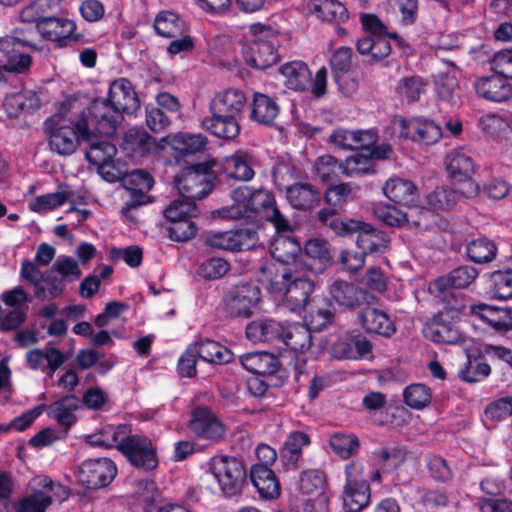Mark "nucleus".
Listing matches in <instances>:
<instances>
[{"instance_id":"0e129e2a","label":"nucleus","mask_w":512,"mask_h":512,"mask_svg":"<svg viewBox=\"0 0 512 512\" xmlns=\"http://www.w3.org/2000/svg\"><path fill=\"white\" fill-rule=\"evenodd\" d=\"M57 9L48 0H33L21 10L20 19L24 23H34L37 28L40 22L51 17Z\"/></svg>"},{"instance_id":"393cba45","label":"nucleus","mask_w":512,"mask_h":512,"mask_svg":"<svg viewBox=\"0 0 512 512\" xmlns=\"http://www.w3.org/2000/svg\"><path fill=\"white\" fill-rule=\"evenodd\" d=\"M361 327L368 334L391 338L396 333V326L389 315L378 308L366 306L357 315Z\"/></svg>"},{"instance_id":"603ef678","label":"nucleus","mask_w":512,"mask_h":512,"mask_svg":"<svg viewBox=\"0 0 512 512\" xmlns=\"http://www.w3.org/2000/svg\"><path fill=\"white\" fill-rule=\"evenodd\" d=\"M280 73L286 78L288 88L295 91L308 90L311 82V71L303 61H291L283 64Z\"/></svg>"},{"instance_id":"a211bd4d","label":"nucleus","mask_w":512,"mask_h":512,"mask_svg":"<svg viewBox=\"0 0 512 512\" xmlns=\"http://www.w3.org/2000/svg\"><path fill=\"white\" fill-rule=\"evenodd\" d=\"M79 114L86 116L89 128L94 127L100 134L113 135L123 116L107 98H94Z\"/></svg>"},{"instance_id":"6ab92c4d","label":"nucleus","mask_w":512,"mask_h":512,"mask_svg":"<svg viewBox=\"0 0 512 512\" xmlns=\"http://www.w3.org/2000/svg\"><path fill=\"white\" fill-rule=\"evenodd\" d=\"M117 466L106 457L87 459L78 470V480L88 489H99L108 486L117 476Z\"/></svg>"},{"instance_id":"13d9d810","label":"nucleus","mask_w":512,"mask_h":512,"mask_svg":"<svg viewBox=\"0 0 512 512\" xmlns=\"http://www.w3.org/2000/svg\"><path fill=\"white\" fill-rule=\"evenodd\" d=\"M305 255L311 262L305 264L315 272H322L331 264V254L328 243L325 240L313 238L309 239L304 246Z\"/></svg>"},{"instance_id":"bf43d9fd","label":"nucleus","mask_w":512,"mask_h":512,"mask_svg":"<svg viewBox=\"0 0 512 512\" xmlns=\"http://www.w3.org/2000/svg\"><path fill=\"white\" fill-rule=\"evenodd\" d=\"M465 252L471 262L484 264L490 263L496 258L498 247L488 237H479L467 243Z\"/></svg>"},{"instance_id":"6e6552de","label":"nucleus","mask_w":512,"mask_h":512,"mask_svg":"<svg viewBox=\"0 0 512 512\" xmlns=\"http://www.w3.org/2000/svg\"><path fill=\"white\" fill-rule=\"evenodd\" d=\"M208 471L217 480L221 491L227 496L238 494L247 482L244 462L229 455H215L208 462Z\"/></svg>"},{"instance_id":"dca6fc26","label":"nucleus","mask_w":512,"mask_h":512,"mask_svg":"<svg viewBox=\"0 0 512 512\" xmlns=\"http://www.w3.org/2000/svg\"><path fill=\"white\" fill-rule=\"evenodd\" d=\"M76 23L68 18L52 15L38 24L36 28L40 35L56 44L58 48H66L72 43L85 44L89 39L83 33L76 32Z\"/></svg>"},{"instance_id":"9b49d317","label":"nucleus","mask_w":512,"mask_h":512,"mask_svg":"<svg viewBox=\"0 0 512 512\" xmlns=\"http://www.w3.org/2000/svg\"><path fill=\"white\" fill-rule=\"evenodd\" d=\"M344 473V507L348 512H360L365 509L371 501L370 485L363 479L364 466L359 461H350L345 465Z\"/></svg>"},{"instance_id":"4c0bfd02","label":"nucleus","mask_w":512,"mask_h":512,"mask_svg":"<svg viewBox=\"0 0 512 512\" xmlns=\"http://www.w3.org/2000/svg\"><path fill=\"white\" fill-rule=\"evenodd\" d=\"M240 362L248 372L260 376L272 375L281 366L279 358L266 351L245 353L240 356Z\"/></svg>"},{"instance_id":"e433bc0d","label":"nucleus","mask_w":512,"mask_h":512,"mask_svg":"<svg viewBox=\"0 0 512 512\" xmlns=\"http://www.w3.org/2000/svg\"><path fill=\"white\" fill-rule=\"evenodd\" d=\"M355 233L357 246L365 254H382L388 248L387 234L368 223L360 221V228Z\"/></svg>"},{"instance_id":"f257e3e1","label":"nucleus","mask_w":512,"mask_h":512,"mask_svg":"<svg viewBox=\"0 0 512 512\" xmlns=\"http://www.w3.org/2000/svg\"><path fill=\"white\" fill-rule=\"evenodd\" d=\"M260 271L269 281L271 292L281 297L283 306L289 311L301 313L311 306L315 283L301 275L297 269L291 270L280 265L278 269L273 266L260 267Z\"/></svg>"},{"instance_id":"f03ea898","label":"nucleus","mask_w":512,"mask_h":512,"mask_svg":"<svg viewBox=\"0 0 512 512\" xmlns=\"http://www.w3.org/2000/svg\"><path fill=\"white\" fill-rule=\"evenodd\" d=\"M70 124H63L55 115L44 121V132L52 152L60 156L72 155L81 140H91V129L84 114L70 117Z\"/></svg>"},{"instance_id":"3c124183","label":"nucleus","mask_w":512,"mask_h":512,"mask_svg":"<svg viewBox=\"0 0 512 512\" xmlns=\"http://www.w3.org/2000/svg\"><path fill=\"white\" fill-rule=\"evenodd\" d=\"M73 196L74 192L71 187L66 183H61L58 185L56 192L35 197L29 203V209L33 212L40 213L42 211L58 208L66 202H70L74 205L75 201L72 200Z\"/></svg>"},{"instance_id":"69168bd1","label":"nucleus","mask_w":512,"mask_h":512,"mask_svg":"<svg viewBox=\"0 0 512 512\" xmlns=\"http://www.w3.org/2000/svg\"><path fill=\"white\" fill-rule=\"evenodd\" d=\"M375 171L374 162L366 151H356L347 157L344 163V174L349 177L373 174Z\"/></svg>"},{"instance_id":"0eeeda50","label":"nucleus","mask_w":512,"mask_h":512,"mask_svg":"<svg viewBox=\"0 0 512 512\" xmlns=\"http://www.w3.org/2000/svg\"><path fill=\"white\" fill-rule=\"evenodd\" d=\"M290 167L283 163L274 165L272 170L273 183L279 191H285L289 204L300 211H310L317 207L322 199L320 191L311 183L296 182L288 185L284 176L289 174Z\"/></svg>"},{"instance_id":"a18cd8bd","label":"nucleus","mask_w":512,"mask_h":512,"mask_svg":"<svg viewBox=\"0 0 512 512\" xmlns=\"http://www.w3.org/2000/svg\"><path fill=\"white\" fill-rule=\"evenodd\" d=\"M191 345L194 346L199 359L205 362L222 365L233 360L231 350L215 340L200 338L191 343Z\"/></svg>"},{"instance_id":"864d4df0","label":"nucleus","mask_w":512,"mask_h":512,"mask_svg":"<svg viewBox=\"0 0 512 512\" xmlns=\"http://www.w3.org/2000/svg\"><path fill=\"white\" fill-rule=\"evenodd\" d=\"M78 399L75 395H65L49 406L48 416L66 430L70 429L77 421L74 412L78 409Z\"/></svg>"},{"instance_id":"ddd939ff","label":"nucleus","mask_w":512,"mask_h":512,"mask_svg":"<svg viewBox=\"0 0 512 512\" xmlns=\"http://www.w3.org/2000/svg\"><path fill=\"white\" fill-rule=\"evenodd\" d=\"M261 299L257 285L240 282L231 286L223 295L221 305L230 318H249Z\"/></svg>"},{"instance_id":"49530a36","label":"nucleus","mask_w":512,"mask_h":512,"mask_svg":"<svg viewBox=\"0 0 512 512\" xmlns=\"http://www.w3.org/2000/svg\"><path fill=\"white\" fill-rule=\"evenodd\" d=\"M153 27L155 32L163 38L181 37L189 30L186 20L171 11L159 12L155 17Z\"/></svg>"},{"instance_id":"9d476101","label":"nucleus","mask_w":512,"mask_h":512,"mask_svg":"<svg viewBox=\"0 0 512 512\" xmlns=\"http://www.w3.org/2000/svg\"><path fill=\"white\" fill-rule=\"evenodd\" d=\"M25 47L36 49L24 29H14L11 34L0 37V62L8 73L24 74L30 70L32 57L22 52Z\"/></svg>"},{"instance_id":"5701e85b","label":"nucleus","mask_w":512,"mask_h":512,"mask_svg":"<svg viewBox=\"0 0 512 512\" xmlns=\"http://www.w3.org/2000/svg\"><path fill=\"white\" fill-rule=\"evenodd\" d=\"M33 485L39 489H34L30 494L19 499L15 512H46L52 504L51 493L55 483L45 476L34 478Z\"/></svg>"},{"instance_id":"4d7b16f0","label":"nucleus","mask_w":512,"mask_h":512,"mask_svg":"<svg viewBox=\"0 0 512 512\" xmlns=\"http://www.w3.org/2000/svg\"><path fill=\"white\" fill-rule=\"evenodd\" d=\"M463 186L453 189L447 186L436 187L426 196V203L435 212L452 209L461 199H466L462 194Z\"/></svg>"},{"instance_id":"8fccbe9b","label":"nucleus","mask_w":512,"mask_h":512,"mask_svg":"<svg viewBox=\"0 0 512 512\" xmlns=\"http://www.w3.org/2000/svg\"><path fill=\"white\" fill-rule=\"evenodd\" d=\"M280 112L276 101L263 93H255L251 103L250 118L262 125L272 126Z\"/></svg>"},{"instance_id":"f3484780","label":"nucleus","mask_w":512,"mask_h":512,"mask_svg":"<svg viewBox=\"0 0 512 512\" xmlns=\"http://www.w3.org/2000/svg\"><path fill=\"white\" fill-rule=\"evenodd\" d=\"M331 74L339 91L345 96H352L358 90V80L350 75L356 69L353 62V50L348 46L338 47L329 60Z\"/></svg>"},{"instance_id":"c756f323","label":"nucleus","mask_w":512,"mask_h":512,"mask_svg":"<svg viewBox=\"0 0 512 512\" xmlns=\"http://www.w3.org/2000/svg\"><path fill=\"white\" fill-rule=\"evenodd\" d=\"M89 149L85 152L86 160L96 166L100 173H104L106 167L113 166L117 147L108 138H98L91 131V140H85Z\"/></svg>"},{"instance_id":"58836bf2","label":"nucleus","mask_w":512,"mask_h":512,"mask_svg":"<svg viewBox=\"0 0 512 512\" xmlns=\"http://www.w3.org/2000/svg\"><path fill=\"white\" fill-rule=\"evenodd\" d=\"M311 444L310 436L303 431H293L288 434L280 451V460L287 470L298 468L304 447Z\"/></svg>"},{"instance_id":"4be33fe9","label":"nucleus","mask_w":512,"mask_h":512,"mask_svg":"<svg viewBox=\"0 0 512 512\" xmlns=\"http://www.w3.org/2000/svg\"><path fill=\"white\" fill-rule=\"evenodd\" d=\"M400 137L410 139L420 145H433L442 138L439 125L425 118L401 119L399 123Z\"/></svg>"},{"instance_id":"cd10ccee","label":"nucleus","mask_w":512,"mask_h":512,"mask_svg":"<svg viewBox=\"0 0 512 512\" xmlns=\"http://www.w3.org/2000/svg\"><path fill=\"white\" fill-rule=\"evenodd\" d=\"M477 95L492 102H504L512 97V85L497 73L484 76L474 82Z\"/></svg>"},{"instance_id":"aec40b11","label":"nucleus","mask_w":512,"mask_h":512,"mask_svg":"<svg viewBox=\"0 0 512 512\" xmlns=\"http://www.w3.org/2000/svg\"><path fill=\"white\" fill-rule=\"evenodd\" d=\"M424 336L438 344L462 345L466 342V335L462 333L454 320L445 316V312H438L424 326Z\"/></svg>"},{"instance_id":"6e6d98bb","label":"nucleus","mask_w":512,"mask_h":512,"mask_svg":"<svg viewBox=\"0 0 512 512\" xmlns=\"http://www.w3.org/2000/svg\"><path fill=\"white\" fill-rule=\"evenodd\" d=\"M309 7L323 21L343 23L349 18L346 6L338 0H311Z\"/></svg>"},{"instance_id":"c03bdc74","label":"nucleus","mask_w":512,"mask_h":512,"mask_svg":"<svg viewBox=\"0 0 512 512\" xmlns=\"http://www.w3.org/2000/svg\"><path fill=\"white\" fill-rule=\"evenodd\" d=\"M178 153L179 156L193 155L205 150L208 139L203 134L178 133L166 135L161 139Z\"/></svg>"},{"instance_id":"a878e982","label":"nucleus","mask_w":512,"mask_h":512,"mask_svg":"<svg viewBox=\"0 0 512 512\" xmlns=\"http://www.w3.org/2000/svg\"><path fill=\"white\" fill-rule=\"evenodd\" d=\"M247 105L244 91L237 88H228L217 92L209 102V110L242 120V114Z\"/></svg>"},{"instance_id":"c85d7f7f","label":"nucleus","mask_w":512,"mask_h":512,"mask_svg":"<svg viewBox=\"0 0 512 512\" xmlns=\"http://www.w3.org/2000/svg\"><path fill=\"white\" fill-rule=\"evenodd\" d=\"M284 322L270 317L259 318L247 324L246 337L253 343H280Z\"/></svg>"},{"instance_id":"1a4fd4ad","label":"nucleus","mask_w":512,"mask_h":512,"mask_svg":"<svg viewBox=\"0 0 512 512\" xmlns=\"http://www.w3.org/2000/svg\"><path fill=\"white\" fill-rule=\"evenodd\" d=\"M163 213L168 223L166 230L169 239L175 242H187L196 236L198 227L192 220L199 213L196 203L175 199Z\"/></svg>"},{"instance_id":"774afa93","label":"nucleus","mask_w":512,"mask_h":512,"mask_svg":"<svg viewBox=\"0 0 512 512\" xmlns=\"http://www.w3.org/2000/svg\"><path fill=\"white\" fill-rule=\"evenodd\" d=\"M490 292L497 299L512 297V268L496 270L490 275Z\"/></svg>"},{"instance_id":"de8ad7c7","label":"nucleus","mask_w":512,"mask_h":512,"mask_svg":"<svg viewBox=\"0 0 512 512\" xmlns=\"http://www.w3.org/2000/svg\"><path fill=\"white\" fill-rule=\"evenodd\" d=\"M357 52L362 56H369L368 64L373 66L391 54L390 41L380 35L375 37H362L356 42Z\"/></svg>"},{"instance_id":"7c9ffc66","label":"nucleus","mask_w":512,"mask_h":512,"mask_svg":"<svg viewBox=\"0 0 512 512\" xmlns=\"http://www.w3.org/2000/svg\"><path fill=\"white\" fill-rule=\"evenodd\" d=\"M372 351L371 342L355 331L347 333L333 345L335 357L340 359H360Z\"/></svg>"},{"instance_id":"72a5a7b5","label":"nucleus","mask_w":512,"mask_h":512,"mask_svg":"<svg viewBox=\"0 0 512 512\" xmlns=\"http://www.w3.org/2000/svg\"><path fill=\"white\" fill-rule=\"evenodd\" d=\"M300 251L301 246L296 239L290 237L277 239L271 248L272 260L267 261L261 267L273 266L278 269L281 265L295 270V259Z\"/></svg>"},{"instance_id":"2f4dec72","label":"nucleus","mask_w":512,"mask_h":512,"mask_svg":"<svg viewBox=\"0 0 512 512\" xmlns=\"http://www.w3.org/2000/svg\"><path fill=\"white\" fill-rule=\"evenodd\" d=\"M352 188L349 183L330 185L324 192L323 199L326 207L317 212V221H326L328 216L339 214L351 199Z\"/></svg>"},{"instance_id":"052dcab7","label":"nucleus","mask_w":512,"mask_h":512,"mask_svg":"<svg viewBox=\"0 0 512 512\" xmlns=\"http://www.w3.org/2000/svg\"><path fill=\"white\" fill-rule=\"evenodd\" d=\"M437 298L441 300L442 309L439 312H445V316L455 320L466 309L467 299L464 293L459 290L445 288L443 291H434Z\"/></svg>"},{"instance_id":"2eb2a0df","label":"nucleus","mask_w":512,"mask_h":512,"mask_svg":"<svg viewBox=\"0 0 512 512\" xmlns=\"http://www.w3.org/2000/svg\"><path fill=\"white\" fill-rule=\"evenodd\" d=\"M204 244L212 249L229 252H242L263 246L259 243L258 233L254 228L244 227L221 232H209Z\"/></svg>"},{"instance_id":"412c9836","label":"nucleus","mask_w":512,"mask_h":512,"mask_svg":"<svg viewBox=\"0 0 512 512\" xmlns=\"http://www.w3.org/2000/svg\"><path fill=\"white\" fill-rule=\"evenodd\" d=\"M188 427L198 438L211 442H219L225 434V426L207 406L191 411Z\"/></svg>"},{"instance_id":"7ed1b4c3","label":"nucleus","mask_w":512,"mask_h":512,"mask_svg":"<svg viewBox=\"0 0 512 512\" xmlns=\"http://www.w3.org/2000/svg\"><path fill=\"white\" fill-rule=\"evenodd\" d=\"M250 32L253 39L242 47L245 63L257 70H266L275 65L280 60V32L261 23L252 24Z\"/></svg>"},{"instance_id":"20e7f679","label":"nucleus","mask_w":512,"mask_h":512,"mask_svg":"<svg viewBox=\"0 0 512 512\" xmlns=\"http://www.w3.org/2000/svg\"><path fill=\"white\" fill-rule=\"evenodd\" d=\"M231 198L232 204L222 209V216L230 219L264 217L277 204L274 193L263 187L239 186L231 191Z\"/></svg>"},{"instance_id":"a19ab883","label":"nucleus","mask_w":512,"mask_h":512,"mask_svg":"<svg viewBox=\"0 0 512 512\" xmlns=\"http://www.w3.org/2000/svg\"><path fill=\"white\" fill-rule=\"evenodd\" d=\"M280 343L295 352H305L312 345V332L308 325L300 322L285 321Z\"/></svg>"},{"instance_id":"473e14b6","label":"nucleus","mask_w":512,"mask_h":512,"mask_svg":"<svg viewBox=\"0 0 512 512\" xmlns=\"http://www.w3.org/2000/svg\"><path fill=\"white\" fill-rule=\"evenodd\" d=\"M328 487L327 476L321 469H307L300 474V490L302 494L315 499L320 505H327L329 497L326 493Z\"/></svg>"},{"instance_id":"f8f14e48","label":"nucleus","mask_w":512,"mask_h":512,"mask_svg":"<svg viewBox=\"0 0 512 512\" xmlns=\"http://www.w3.org/2000/svg\"><path fill=\"white\" fill-rule=\"evenodd\" d=\"M446 170L454 184L463 186L465 198H473L479 193V185L472 178L475 173V162L470 150L458 147L451 150L445 158Z\"/></svg>"},{"instance_id":"bb28decb","label":"nucleus","mask_w":512,"mask_h":512,"mask_svg":"<svg viewBox=\"0 0 512 512\" xmlns=\"http://www.w3.org/2000/svg\"><path fill=\"white\" fill-rule=\"evenodd\" d=\"M240 120L209 110V115L201 121V127L212 136L222 140H234L241 132Z\"/></svg>"},{"instance_id":"39448f33","label":"nucleus","mask_w":512,"mask_h":512,"mask_svg":"<svg viewBox=\"0 0 512 512\" xmlns=\"http://www.w3.org/2000/svg\"><path fill=\"white\" fill-rule=\"evenodd\" d=\"M218 177L212 163L200 162L183 167L174 177V183L183 202L195 203L208 196Z\"/></svg>"},{"instance_id":"e2e57ef3","label":"nucleus","mask_w":512,"mask_h":512,"mask_svg":"<svg viewBox=\"0 0 512 512\" xmlns=\"http://www.w3.org/2000/svg\"><path fill=\"white\" fill-rule=\"evenodd\" d=\"M329 444L333 452L344 460L356 455L360 449L359 438L352 433L336 432L330 436Z\"/></svg>"},{"instance_id":"c9c22d12","label":"nucleus","mask_w":512,"mask_h":512,"mask_svg":"<svg viewBox=\"0 0 512 512\" xmlns=\"http://www.w3.org/2000/svg\"><path fill=\"white\" fill-rule=\"evenodd\" d=\"M156 140L143 128L128 129L123 136L121 148L128 157L145 156L155 148Z\"/></svg>"},{"instance_id":"5fc2aeb1","label":"nucleus","mask_w":512,"mask_h":512,"mask_svg":"<svg viewBox=\"0 0 512 512\" xmlns=\"http://www.w3.org/2000/svg\"><path fill=\"white\" fill-rule=\"evenodd\" d=\"M4 106L10 116L17 117L22 113L28 114L37 111L41 106V101L36 92L24 90L6 97Z\"/></svg>"},{"instance_id":"09e8293b","label":"nucleus","mask_w":512,"mask_h":512,"mask_svg":"<svg viewBox=\"0 0 512 512\" xmlns=\"http://www.w3.org/2000/svg\"><path fill=\"white\" fill-rule=\"evenodd\" d=\"M331 299L339 306L352 308L365 300L366 292L353 283L335 280L329 287Z\"/></svg>"},{"instance_id":"b1692460","label":"nucleus","mask_w":512,"mask_h":512,"mask_svg":"<svg viewBox=\"0 0 512 512\" xmlns=\"http://www.w3.org/2000/svg\"><path fill=\"white\" fill-rule=\"evenodd\" d=\"M107 99L122 116L135 112L140 106L137 93L127 78H118L110 83Z\"/></svg>"},{"instance_id":"ea45409f","label":"nucleus","mask_w":512,"mask_h":512,"mask_svg":"<svg viewBox=\"0 0 512 512\" xmlns=\"http://www.w3.org/2000/svg\"><path fill=\"white\" fill-rule=\"evenodd\" d=\"M384 195L392 202L413 206L418 200V189L416 185L407 179L400 177L390 178L383 186Z\"/></svg>"},{"instance_id":"37998d69","label":"nucleus","mask_w":512,"mask_h":512,"mask_svg":"<svg viewBox=\"0 0 512 512\" xmlns=\"http://www.w3.org/2000/svg\"><path fill=\"white\" fill-rule=\"evenodd\" d=\"M128 432V424H107L102 426L95 433L85 435V443L91 447H100L105 449L116 448Z\"/></svg>"},{"instance_id":"423d86ee","label":"nucleus","mask_w":512,"mask_h":512,"mask_svg":"<svg viewBox=\"0 0 512 512\" xmlns=\"http://www.w3.org/2000/svg\"><path fill=\"white\" fill-rule=\"evenodd\" d=\"M118 451L134 468L152 472L159 466L157 447L152 439L144 434H133L131 425L118 445Z\"/></svg>"},{"instance_id":"f704fd0d","label":"nucleus","mask_w":512,"mask_h":512,"mask_svg":"<svg viewBox=\"0 0 512 512\" xmlns=\"http://www.w3.org/2000/svg\"><path fill=\"white\" fill-rule=\"evenodd\" d=\"M249 479L261 498L276 499L279 497L280 483L270 467L253 465L250 469Z\"/></svg>"},{"instance_id":"680f3d73","label":"nucleus","mask_w":512,"mask_h":512,"mask_svg":"<svg viewBox=\"0 0 512 512\" xmlns=\"http://www.w3.org/2000/svg\"><path fill=\"white\" fill-rule=\"evenodd\" d=\"M313 173L321 182L329 183L336 180L340 174H344V164L340 163L334 156L324 154L315 160Z\"/></svg>"},{"instance_id":"4468645a","label":"nucleus","mask_w":512,"mask_h":512,"mask_svg":"<svg viewBox=\"0 0 512 512\" xmlns=\"http://www.w3.org/2000/svg\"><path fill=\"white\" fill-rule=\"evenodd\" d=\"M255 156L242 149L236 150L231 155L220 161H213L218 183H230V181L248 182L255 176Z\"/></svg>"},{"instance_id":"79ce46f5","label":"nucleus","mask_w":512,"mask_h":512,"mask_svg":"<svg viewBox=\"0 0 512 512\" xmlns=\"http://www.w3.org/2000/svg\"><path fill=\"white\" fill-rule=\"evenodd\" d=\"M478 274V270L472 266H459L448 274L435 279L432 284V289L433 291H443L445 288L455 290L465 289L475 281Z\"/></svg>"},{"instance_id":"338daca9","label":"nucleus","mask_w":512,"mask_h":512,"mask_svg":"<svg viewBox=\"0 0 512 512\" xmlns=\"http://www.w3.org/2000/svg\"><path fill=\"white\" fill-rule=\"evenodd\" d=\"M484 352L494 368L502 372V380H507V374L512 372V350L504 346L486 345Z\"/></svg>"}]
</instances>
